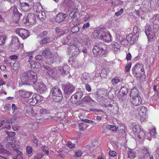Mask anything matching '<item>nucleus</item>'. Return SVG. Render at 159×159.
<instances>
[{
  "instance_id": "1",
  "label": "nucleus",
  "mask_w": 159,
  "mask_h": 159,
  "mask_svg": "<svg viewBox=\"0 0 159 159\" xmlns=\"http://www.w3.org/2000/svg\"><path fill=\"white\" fill-rule=\"evenodd\" d=\"M37 73L32 70H28L22 74L21 79L22 82L27 83L30 82L33 84L37 91L40 93H43L47 89V86L44 83L41 82L37 83Z\"/></svg>"
},
{
  "instance_id": "2",
  "label": "nucleus",
  "mask_w": 159,
  "mask_h": 159,
  "mask_svg": "<svg viewBox=\"0 0 159 159\" xmlns=\"http://www.w3.org/2000/svg\"><path fill=\"white\" fill-rule=\"evenodd\" d=\"M63 44H67L69 46L68 47V52L69 55L73 57H77L80 52L78 46L74 44V40L70 35L66 36L62 41Z\"/></svg>"
},
{
  "instance_id": "3",
  "label": "nucleus",
  "mask_w": 159,
  "mask_h": 159,
  "mask_svg": "<svg viewBox=\"0 0 159 159\" xmlns=\"http://www.w3.org/2000/svg\"><path fill=\"white\" fill-rule=\"evenodd\" d=\"M93 35L94 38H98L106 42H109L111 40V35L106 29L101 28L94 30Z\"/></svg>"
},
{
  "instance_id": "4",
  "label": "nucleus",
  "mask_w": 159,
  "mask_h": 159,
  "mask_svg": "<svg viewBox=\"0 0 159 159\" xmlns=\"http://www.w3.org/2000/svg\"><path fill=\"white\" fill-rule=\"evenodd\" d=\"M107 48V45L102 42L95 44L93 49L94 56L98 57L100 56H106L107 53V51L106 50Z\"/></svg>"
},
{
  "instance_id": "5",
  "label": "nucleus",
  "mask_w": 159,
  "mask_h": 159,
  "mask_svg": "<svg viewBox=\"0 0 159 159\" xmlns=\"http://www.w3.org/2000/svg\"><path fill=\"white\" fill-rule=\"evenodd\" d=\"M50 93L53 96V98L56 102H58L63 98L62 94L60 89L57 87L52 88L50 91Z\"/></svg>"
},
{
  "instance_id": "6",
  "label": "nucleus",
  "mask_w": 159,
  "mask_h": 159,
  "mask_svg": "<svg viewBox=\"0 0 159 159\" xmlns=\"http://www.w3.org/2000/svg\"><path fill=\"white\" fill-rule=\"evenodd\" d=\"M42 55L46 59L47 62L48 64L52 63L54 61V55L50 49L48 48L43 50Z\"/></svg>"
},
{
  "instance_id": "7",
  "label": "nucleus",
  "mask_w": 159,
  "mask_h": 159,
  "mask_svg": "<svg viewBox=\"0 0 159 159\" xmlns=\"http://www.w3.org/2000/svg\"><path fill=\"white\" fill-rule=\"evenodd\" d=\"M43 66L46 74L49 77L54 79L56 77L57 73V70L56 68L45 65H43Z\"/></svg>"
},
{
  "instance_id": "8",
  "label": "nucleus",
  "mask_w": 159,
  "mask_h": 159,
  "mask_svg": "<svg viewBox=\"0 0 159 159\" xmlns=\"http://www.w3.org/2000/svg\"><path fill=\"white\" fill-rule=\"evenodd\" d=\"M20 43L18 38L16 37L12 38L10 44L9 49L12 52H15L18 50L20 48Z\"/></svg>"
},
{
  "instance_id": "9",
  "label": "nucleus",
  "mask_w": 159,
  "mask_h": 159,
  "mask_svg": "<svg viewBox=\"0 0 159 159\" xmlns=\"http://www.w3.org/2000/svg\"><path fill=\"white\" fill-rule=\"evenodd\" d=\"M36 18L34 15L30 13L26 17L23 19V22L27 25H30L34 24L35 22Z\"/></svg>"
},
{
  "instance_id": "10",
  "label": "nucleus",
  "mask_w": 159,
  "mask_h": 159,
  "mask_svg": "<svg viewBox=\"0 0 159 159\" xmlns=\"http://www.w3.org/2000/svg\"><path fill=\"white\" fill-rule=\"evenodd\" d=\"M15 31L23 39H26L30 35L28 31L26 29L16 28Z\"/></svg>"
},
{
  "instance_id": "11",
  "label": "nucleus",
  "mask_w": 159,
  "mask_h": 159,
  "mask_svg": "<svg viewBox=\"0 0 159 159\" xmlns=\"http://www.w3.org/2000/svg\"><path fill=\"white\" fill-rule=\"evenodd\" d=\"M65 93L67 95H70L75 89V87L70 83L67 84L63 87Z\"/></svg>"
},
{
  "instance_id": "12",
  "label": "nucleus",
  "mask_w": 159,
  "mask_h": 159,
  "mask_svg": "<svg viewBox=\"0 0 159 159\" xmlns=\"http://www.w3.org/2000/svg\"><path fill=\"white\" fill-rule=\"evenodd\" d=\"M83 94L82 92L79 91L76 92L71 96L70 99L72 104H76L78 100H79L82 97Z\"/></svg>"
},
{
  "instance_id": "13",
  "label": "nucleus",
  "mask_w": 159,
  "mask_h": 159,
  "mask_svg": "<svg viewBox=\"0 0 159 159\" xmlns=\"http://www.w3.org/2000/svg\"><path fill=\"white\" fill-rule=\"evenodd\" d=\"M33 5L31 3H22L20 4V8L24 12L28 11L32 8Z\"/></svg>"
},
{
  "instance_id": "14",
  "label": "nucleus",
  "mask_w": 159,
  "mask_h": 159,
  "mask_svg": "<svg viewBox=\"0 0 159 159\" xmlns=\"http://www.w3.org/2000/svg\"><path fill=\"white\" fill-rule=\"evenodd\" d=\"M131 102L135 106H137L142 104V100L140 96H137L131 97Z\"/></svg>"
},
{
  "instance_id": "15",
  "label": "nucleus",
  "mask_w": 159,
  "mask_h": 159,
  "mask_svg": "<svg viewBox=\"0 0 159 159\" xmlns=\"http://www.w3.org/2000/svg\"><path fill=\"white\" fill-rule=\"evenodd\" d=\"M132 70L134 75H135L138 73H140V71L142 72H143L144 69L141 65L139 64H137L135 65L132 68Z\"/></svg>"
},
{
  "instance_id": "16",
  "label": "nucleus",
  "mask_w": 159,
  "mask_h": 159,
  "mask_svg": "<svg viewBox=\"0 0 159 159\" xmlns=\"http://www.w3.org/2000/svg\"><path fill=\"white\" fill-rule=\"evenodd\" d=\"M19 93L21 96L24 98H27L32 97L33 93L25 90H19Z\"/></svg>"
},
{
  "instance_id": "17",
  "label": "nucleus",
  "mask_w": 159,
  "mask_h": 159,
  "mask_svg": "<svg viewBox=\"0 0 159 159\" xmlns=\"http://www.w3.org/2000/svg\"><path fill=\"white\" fill-rule=\"evenodd\" d=\"M150 21L154 25L159 26V15L155 14L150 19Z\"/></svg>"
},
{
  "instance_id": "18",
  "label": "nucleus",
  "mask_w": 159,
  "mask_h": 159,
  "mask_svg": "<svg viewBox=\"0 0 159 159\" xmlns=\"http://www.w3.org/2000/svg\"><path fill=\"white\" fill-rule=\"evenodd\" d=\"M110 47L111 50L114 53H116L120 50V45L116 42H113L111 43Z\"/></svg>"
},
{
  "instance_id": "19",
  "label": "nucleus",
  "mask_w": 159,
  "mask_h": 159,
  "mask_svg": "<svg viewBox=\"0 0 159 159\" xmlns=\"http://www.w3.org/2000/svg\"><path fill=\"white\" fill-rule=\"evenodd\" d=\"M67 16L66 14L59 13L57 16L56 20L58 22H61L65 20Z\"/></svg>"
},
{
  "instance_id": "20",
  "label": "nucleus",
  "mask_w": 159,
  "mask_h": 159,
  "mask_svg": "<svg viewBox=\"0 0 159 159\" xmlns=\"http://www.w3.org/2000/svg\"><path fill=\"white\" fill-rule=\"evenodd\" d=\"M81 80L84 84L88 83L90 80L89 74L86 73H83L81 76Z\"/></svg>"
},
{
  "instance_id": "21",
  "label": "nucleus",
  "mask_w": 159,
  "mask_h": 159,
  "mask_svg": "<svg viewBox=\"0 0 159 159\" xmlns=\"http://www.w3.org/2000/svg\"><path fill=\"white\" fill-rule=\"evenodd\" d=\"M60 71L62 74H67L70 71V67L67 65H64L60 69Z\"/></svg>"
},
{
  "instance_id": "22",
  "label": "nucleus",
  "mask_w": 159,
  "mask_h": 159,
  "mask_svg": "<svg viewBox=\"0 0 159 159\" xmlns=\"http://www.w3.org/2000/svg\"><path fill=\"white\" fill-rule=\"evenodd\" d=\"M139 90L136 88H132L130 93V95L131 97H136L137 96H140Z\"/></svg>"
},
{
  "instance_id": "23",
  "label": "nucleus",
  "mask_w": 159,
  "mask_h": 159,
  "mask_svg": "<svg viewBox=\"0 0 159 159\" xmlns=\"http://www.w3.org/2000/svg\"><path fill=\"white\" fill-rule=\"evenodd\" d=\"M65 2L67 9L73 8L75 5L74 2L71 0H65Z\"/></svg>"
},
{
  "instance_id": "24",
  "label": "nucleus",
  "mask_w": 159,
  "mask_h": 159,
  "mask_svg": "<svg viewBox=\"0 0 159 159\" xmlns=\"http://www.w3.org/2000/svg\"><path fill=\"white\" fill-rule=\"evenodd\" d=\"M30 64L32 67L34 68L39 70L41 67V62L39 63V62H37L36 61H31Z\"/></svg>"
},
{
  "instance_id": "25",
  "label": "nucleus",
  "mask_w": 159,
  "mask_h": 159,
  "mask_svg": "<svg viewBox=\"0 0 159 159\" xmlns=\"http://www.w3.org/2000/svg\"><path fill=\"white\" fill-rule=\"evenodd\" d=\"M37 16L40 20L43 21L46 17L45 13L44 11L39 12L37 13Z\"/></svg>"
},
{
  "instance_id": "26",
  "label": "nucleus",
  "mask_w": 159,
  "mask_h": 159,
  "mask_svg": "<svg viewBox=\"0 0 159 159\" xmlns=\"http://www.w3.org/2000/svg\"><path fill=\"white\" fill-rule=\"evenodd\" d=\"M155 33L154 31L150 32L149 33V34H146L147 36L148 41H153L156 39V37L155 35Z\"/></svg>"
},
{
  "instance_id": "27",
  "label": "nucleus",
  "mask_w": 159,
  "mask_h": 159,
  "mask_svg": "<svg viewBox=\"0 0 159 159\" xmlns=\"http://www.w3.org/2000/svg\"><path fill=\"white\" fill-rule=\"evenodd\" d=\"M127 154L128 158L130 159H133L136 157L135 152L132 149L128 151Z\"/></svg>"
},
{
  "instance_id": "28",
  "label": "nucleus",
  "mask_w": 159,
  "mask_h": 159,
  "mask_svg": "<svg viewBox=\"0 0 159 159\" xmlns=\"http://www.w3.org/2000/svg\"><path fill=\"white\" fill-rule=\"evenodd\" d=\"M123 80V79L120 77L115 76L113 77L111 80V83L112 84H116L118 82Z\"/></svg>"
},
{
  "instance_id": "29",
  "label": "nucleus",
  "mask_w": 159,
  "mask_h": 159,
  "mask_svg": "<svg viewBox=\"0 0 159 159\" xmlns=\"http://www.w3.org/2000/svg\"><path fill=\"white\" fill-rule=\"evenodd\" d=\"M126 38L128 40V42L130 44H132L134 43L135 42V39L134 36L132 35L131 34L128 35L126 36Z\"/></svg>"
},
{
  "instance_id": "30",
  "label": "nucleus",
  "mask_w": 159,
  "mask_h": 159,
  "mask_svg": "<svg viewBox=\"0 0 159 159\" xmlns=\"http://www.w3.org/2000/svg\"><path fill=\"white\" fill-rule=\"evenodd\" d=\"M14 10L13 12V14H14L13 18H14L16 16L17 17V19L19 20L20 17L22 15V14L19 13L16 10V7L14 6Z\"/></svg>"
},
{
  "instance_id": "31",
  "label": "nucleus",
  "mask_w": 159,
  "mask_h": 159,
  "mask_svg": "<svg viewBox=\"0 0 159 159\" xmlns=\"http://www.w3.org/2000/svg\"><path fill=\"white\" fill-rule=\"evenodd\" d=\"M7 38V37L5 34H3L0 35V45H4Z\"/></svg>"
},
{
  "instance_id": "32",
  "label": "nucleus",
  "mask_w": 159,
  "mask_h": 159,
  "mask_svg": "<svg viewBox=\"0 0 159 159\" xmlns=\"http://www.w3.org/2000/svg\"><path fill=\"white\" fill-rule=\"evenodd\" d=\"M0 153L7 156H9L11 155V154L9 151L2 148H0Z\"/></svg>"
},
{
  "instance_id": "33",
  "label": "nucleus",
  "mask_w": 159,
  "mask_h": 159,
  "mask_svg": "<svg viewBox=\"0 0 159 159\" xmlns=\"http://www.w3.org/2000/svg\"><path fill=\"white\" fill-rule=\"evenodd\" d=\"M141 130L140 127L139 125H136L133 127V131L136 135Z\"/></svg>"
},
{
  "instance_id": "34",
  "label": "nucleus",
  "mask_w": 159,
  "mask_h": 159,
  "mask_svg": "<svg viewBox=\"0 0 159 159\" xmlns=\"http://www.w3.org/2000/svg\"><path fill=\"white\" fill-rule=\"evenodd\" d=\"M79 129L80 131H83L86 129L88 125L84 122H81L79 123Z\"/></svg>"
},
{
  "instance_id": "35",
  "label": "nucleus",
  "mask_w": 159,
  "mask_h": 159,
  "mask_svg": "<svg viewBox=\"0 0 159 159\" xmlns=\"http://www.w3.org/2000/svg\"><path fill=\"white\" fill-rule=\"evenodd\" d=\"M84 38V41L85 45L87 46L90 45L91 42L90 38L87 35H85Z\"/></svg>"
},
{
  "instance_id": "36",
  "label": "nucleus",
  "mask_w": 159,
  "mask_h": 159,
  "mask_svg": "<svg viewBox=\"0 0 159 159\" xmlns=\"http://www.w3.org/2000/svg\"><path fill=\"white\" fill-rule=\"evenodd\" d=\"M154 31V30L152 28V26H150L149 25H147L145 28V33L146 35L148 34L150 32Z\"/></svg>"
},
{
  "instance_id": "37",
  "label": "nucleus",
  "mask_w": 159,
  "mask_h": 159,
  "mask_svg": "<svg viewBox=\"0 0 159 159\" xmlns=\"http://www.w3.org/2000/svg\"><path fill=\"white\" fill-rule=\"evenodd\" d=\"M28 102L30 103L31 105H34L37 103V101L36 99V96L33 98L32 96L31 98L28 99Z\"/></svg>"
},
{
  "instance_id": "38",
  "label": "nucleus",
  "mask_w": 159,
  "mask_h": 159,
  "mask_svg": "<svg viewBox=\"0 0 159 159\" xmlns=\"http://www.w3.org/2000/svg\"><path fill=\"white\" fill-rule=\"evenodd\" d=\"M90 100H91V98L89 96H85L82 99V103L83 104H86L89 102Z\"/></svg>"
},
{
  "instance_id": "39",
  "label": "nucleus",
  "mask_w": 159,
  "mask_h": 159,
  "mask_svg": "<svg viewBox=\"0 0 159 159\" xmlns=\"http://www.w3.org/2000/svg\"><path fill=\"white\" fill-rule=\"evenodd\" d=\"M136 135H137L138 138L139 139H143L145 138V133L142 130Z\"/></svg>"
},
{
  "instance_id": "40",
  "label": "nucleus",
  "mask_w": 159,
  "mask_h": 159,
  "mask_svg": "<svg viewBox=\"0 0 159 159\" xmlns=\"http://www.w3.org/2000/svg\"><path fill=\"white\" fill-rule=\"evenodd\" d=\"M135 76L139 80H143L146 78V75L144 74V73L140 74V73H139Z\"/></svg>"
},
{
  "instance_id": "41",
  "label": "nucleus",
  "mask_w": 159,
  "mask_h": 159,
  "mask_svg": "<svg viewBox=\"0 0 159 159\" xmlns=\"http://www.w3.org/2000/svg\"><path fill=\"white\" fill-rule=\"evenodd\" d=\"M55 31L57 34H60V37L62 36L65 33L64 30L59 27H57L55 29Z\"/></svg>"
},
{
  "instance_id": "42",
  "label": "nucleus",
  "mask_w": 159,
  "mask_h": 159,
  "mask_svg": "<svg viewBox=\"0 0 159 159\" xmlns=\"http://www.w3.org/2000/svg\"><path fill=\"white\" fill-rule=\"evenodd\" d=\"M119 41L122 44L124 45L127 44L128 43H129L126 38V39H125L124 38H123L122 37H120L119 38Z\"/></svg>"
},
{
  "instance_id": "43",
  "label": "nucleus",
  "mask_w": 159,
  "mask_h": 159,
  "mask_svg": "<svg viewBox=\"0 0 159 159\" xmlns=\"http://www.w3.org/2000/svg\"><path fill=\"white\" fill-rule=\"evenodd\" d=\"M6 133L8 135L7 139H10L11 138L12 139V138L16 135V133L14 132L6 131Z\"/></svg>"
},
{
  "instance_id": "44",
  "label": "nucleus",
  "mask_w": 159,
  "mask_h": 159,
  "mask_svg": "<svg viewBox=\"0 0 159 159\" xmlns=\"http://www.w3.org/2000/svg\"><path fill=\"white\" fill-rule=\"evenodd\" d=\"M50 42V38L46 37L42 40L40 42L41 44H44Z\"/></svg>"
},
{
  "instance_id": "45",
  "label": "nucleus",
  "mask_w": 159,
  "mask_h": 159,
  "mask_svg": "<svg viewBox=\"0 0 159 159\" xmlns=\"http://www.w3.org/2000/svg\"><path fill=\"white\" fill-rule=\"evenodd\" d=\"M106 128L110 130L116 131L117 129V128L115 125H107Z\"/></svg>"
},
{
  "instance_id": "46",
  "label": "nucleus",
  "mask_w": 159,
  "mask_h": 159,
  "mask_svg": "<svg viewBox=\"0 0 159 159\" xmlns=\"http://www.w3.org/2000/svg\"><path fill=\"white\" fill-rule=\"evenodd\" d=\"M17 156L14 159H23V153L22 152L19 150L16 151Z\"/></svg>"
},
{
  "instance_id": "47",
  "label": "nucleus",
  "mask_w": 159,
  "mask_h": 159,
  "mask_svg": "<svg viewBox=\"0 0 159 159\" xmlns=\"http://www.w3.org/2000/svg\"><path fill=\"white\" fill-rule=\"evenodd\" d=\"M10 141H11L12 142V141L11 140H10ZM7 143L6 145V148L9 150H13V148H12V143H11V141H7Z\"/></svg>"
},
{
  "instance_id": "48",
  "label": "nucleus",
  "mask_w": 159,
  "mask_h": 159,
  "mask_svg": "<svg viewBox=\"0 0 159 159\" xmlns=\"http://www.w3.org/2000/svg\"><path fill=\"white\" fill-rule=\"evenodd\" d=\"M119 131V134L121 135V137H124L125 133V128L123 126H120V128Z\"/></svg>"
},
{
  "instance_id": "49",
  "label": "nucleus",
  "mask_w": 159,
  "mask_h": 159,
  "mask_svg": "<svg viewBox=\"0 0 159 159\" xmlns=\"http://www.w3.org/2000/svg\"><path fill=\"white\" fill-rule=\"evenodd\" d=\"M20 67V65L18 61L15 62L13 64V68L14 70H17Z\"/></svg>"
},
{
  "instance_id": "50",
  "label": "nucleus",
  "mask_w": 159,
  "mask_h": 159,
  "mask_svg": "<svg viewBox=\"0 0 159 159\" xmlns=\"http://www.w3.org/2000/svg\"><path fill=\"white\" fill-rule=\"evenodd\" d=\"M140 28H138L137 26H134L133 29V31L134 34H136V35H139Z\"/></svg>"
},
{
  "instance_id": "51",
  "label": "nucleus",
  "mask_w": 159,
  "mask_h": 159,
  "mask_svg": "<svg viewBox=\"0 0 159 159\" xmlns=\"http://www.w3.org/2000/svg\"><path fill=\"white\" fill-rule=\"evenodd\" d=\"M42 148L43 152H45L47 155H48L49 153L48 148L45 145H43Z\"/></svg>"
},
{
  "instance_id": "52",
  "label": "nucleus",
  "mask_w": 159,
  "mask_h": 159,
  "mask_svg": "<svg viewBox=\"0 0 159 159\" xmlns=\"http://www.w3.org/2000/svg\"><path fill=\"white\" fill-rule=\"evenodd\" d=\"M142 152L145 155V157H147L150 156V154L148 149L144 148L142 150Z\"/></svg>"
},
{
  "instance_id": "53",
  "label": "nucleus",
  "mask_w": 159,
  "mask_h": 159,
  "mask_svg": "<svg viewBox=\"0 0 159 159\" xmlns=\"http://www.w3.org/2000/svg\"><path fill=\"white\" fill-rule=\"evenodd\" d=\"M156 134L157 132L155 129H153L151 130L149 134L152 137H153L154 136V135Z\"/></svg>"
},
{
  "instance_id": "54",
  "label": "nucleus",
  "mask_w": 159,
  "mask_h": 159,
  "mask_svg": "<svg viewBox=\"0 0 159 159\" xmlns=\"http://www.w3.org/2000/svg\"><path fill=\"white\" fill-rule=\"evenodd\" d=\"M36 99L37 103H39L43 100V98L39 95H37L36 96Z\"/></svg>"
},
{
  "instance_id": "55",
  "label": "nucleus",
  "mask_w": 159,
  "mask_h": 159,
  "mask_svg": "<svg viewBox=\"0 0 159 159\" xmlns=\"http://www.w3.org/2000/svg\"><path fill=\"white\" fill-rule=\"evenodd\" d=\"M4 109L5 110V111L8 112L11 109V105L9 104H7L5 106Z\"/></svg>"
},
{
  "instance_id": "56",
  "label": "nucleus",
  "mask_w": 159,
  "mask_h": 159,
  "mask_svg": "<svg viewBox=\"0 0 159 159\" xmlns=\"http://www.w3.org/2000/svg\"><path fill=\"white\" fill-rule=\"evenodd\" d=\"M16 116H14L11 118L9 121H7L9 124H13L15 123L16 121Z\"/></svg>"
},
{
  "instance_id": "57",
  "label": "nucleus",
  "mask_w": 159,
  "mask_h": 159,
  "mask_svg": "<svg viewBox=\"0 0 159 159\" xmlns=\"http://www.w3.org/2000/svg\"><path fill=\"white\" fill-rule=\"evenodd\" d=\"M92 146L93 147V148H96L98 146V142L96 141H92Z\"/></svg>"
},
{
  "instance_id": "58",
  "label": "nucleus",
  "mask_w": 159,
  "mask_h": 159,
  "mask_svg": "<svg viewBox=\"0 0 159 159\" xmlns=\"http://www.w3.org/2000/svg\"><path fill=\"white\" fill-rule=\"evenodd\" d=\"M26 151L28 154H31L32 152V147L30 146H27L26 148Z\"/></svg>"
},
{
  "instance_id": "59",
  "label": "nucleus",
  "mask_w": 159,
  "mask_h": 159,
  "mask_svg": "<svg viewBox=\"0 0 159 159\" xmlns=\"http://www.w3.org/2000/svg\"><path fill=\"white\" fill-rule=\"evenodd\" d=\"M142 10L143 13L146 12L148 11L149 10V9L148 8V6L147 5H145V6H144L142 8Z\"/></svg>"
},
{
  "instance_id": "60",
  "label": "nucleus",
  "mask_w": 159,
  "mask_h": 159,
  "mask_svg": "<svg viewBox=\"0 0 159 159\" xmlns=\"http://www.w3.org/2000/svg\"><path fill=\"white\" fill-rule=\"evenodd\" d=\"M75 14L73 12H71L70 13L69 15V18H73L77 19V17L75 15Z\"/></svg>"
},
{
  "instance_id": "61",
  "label": "nucleus",
  "mask_w": 159,
  "mask_h": 159,
  "mask_svg": "<svg viewBox=\"0 0 159 159\" xmlns=\"http://www.w3.org/2000/svg\"><path fill=\"white\" fill-rule=\"evenodd\" d=\"M135 13L136 14V15L138 16H140V14H143L144 13H143V11H142V8L141 9H139L138 10L135 11Z\"/></svg>"
},
{
  "instance_id": "62",
  "label": "nucleus",
  "mask_w": 159,
  "mask_h": 159,
  "mask_svg": "<svg viewBox=\"0 0 159 159\" xmlns=\"http://www.w3.org/2000/svg\"><path fill=\"white\" fill-rule=\"evenodd\" d=\"M67 145L70 148H73L75 147V145L71 142H69L67 143Z\"/></svg>"
},
{
  "instance_id": "63",
  "label": "nucleus",
  "mask_w": 159,
  "mask_h": 159,
  "mask_svg": "<svg viewBox=\"0 0 159 159\" xmlns=\"http://www.w3.org/2000/svg\"><path fill=\"white\" fill-rule=\"evenodd\" d=\"M29 112L33 116H34L36 115V114L34 113L32 108L31 107L29 108Z\"/></svg>"
},
{
  "instance_id": "64",
  "label": "nucleus",
  "mask_w": 159,
  "mask_h": 159,
  "mask_svg": "<svg viewBox=\"0 0 159 159\" xmlns=\"http://www.w3.org/2000/svg\"><path fill=\"white\" fill-rule=\"evenodd\" d=\"M131 63H129L126 66L125 68V70L126 71L128 72L130 68L131 67Z\"/></svg>"
}]
</instances>
